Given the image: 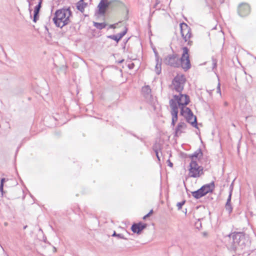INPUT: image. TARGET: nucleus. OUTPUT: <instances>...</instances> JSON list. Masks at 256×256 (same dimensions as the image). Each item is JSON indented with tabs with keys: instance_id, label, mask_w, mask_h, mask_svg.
I'll return each mask as SVG.
<instances>
[{
	"instance_id": "obj_19",
	"label": "nucleus",
	"mask_w": 256,
	"mask_h": 256,
	"mask_svg": "<svg viewBox=\"0 0 256 256\" xmlns=\"http://www.w3.org/2000/svg\"><path fill=\"white\" fill-rule=\"evenodd\" d=\"M94 26L98 29H102L103 28H104L106 26V24L104 23H98L94 22Z\"/></svg>"
},
{
	"instance_id": "obj_24",
	"label": "nucleus",
	"mask_w": 256,
	"mask_h": 256,
	"mask_svg": "<svg viewBox=\"0 0 256 256\" xmlns=\"http://www.w3.org/2000/svg\"><path fill=\"white\" fill-rule=\"evenodd\" d=\"M4 185L3 184H0V191L2 192V193L3 192V190H4Z\"/></svg>"
},
{
	"instance_id": "obj_4",
	"label": "nucleus",
	"mask_w": 256,
	"mask_h": 256,
	"mask_svg": "<svg viewBox=\"0 0 256 256\" xmlns=\"http://www.w3.org/2000/svg\"><path fill=\"white\" fill-rule=\"evenodd\" d=\"M188 170V176L190 178H198L204 174L203 166L199 165L194 160H192L190 163Z\"/></svg>"
},
{
	"instance_id": "obj_26",
	"label": "nucleus",
	"mask_w": 256,
	"mask_h": 256,
	"mask_svg": "<svg viewBox=\"0 0 256 256\" xmlns=\"http://www.w3.org/2000/svg\"><path fill=\"white\" fill-rule=\"evenodd\" d=\"M110 28H116V26H115V24H112L110 26Z\"/></svg>"
},
{
	"instance_id": "obj_11",
	"label": "nucleus",
	"mask_w": 256,
	"mask_h": 256,
	"mask_svg": "<svg viewBox=\"0 0 256 256\" xmlns=\"http://www.w3.org/2000/svg\"><path fill=\"white\" fill-rule=\"evenodd\" d=\"M126 30H125L122 32L118 34L117 35H112L108 36V38L112 39L118 43L119 40L126 34Z\"/></svg>"
},
{
	"instance_id": "obj_23",
	"label": "nucleus",
	"mask_w": 256,
	"mask_h": 256,
	"mask_svg": "<svg viewBox=\"0 0 256 256\" xmlns=\"http://www.w3.org/2000/svg\"><path fill=\"white\" fill-rule=\"evenodd\" d=\"M184 204V202H179L177 204V206H178V208L179 209H180L182 207V206H183V204Z\"/></svg>"
},
{
	"instance_id": "obj_21",
	"label": "nucleus",
	"mask_w": 256,
	"mask_h": 256,
	"mask_svg": "<svg viewBox=\"0 0 256 256\" xmlns=\"http://www.w3.org/2000/svg\"><path fill=\"white\" fill-rule=\"evenodd\" d=\"M153 214V210H151L147 214L143 217L144 220H146L148 217L150 216Z\"/></svg>"
},
{
	"instance_id": "obj_2",
	"label": "nucleus",
	"mask_w": 256,
	"mask_h": 256,
	"mask_svg": "<svg viewBox=\"0 0 256 256\" xmlns=\"http://www.w3.org/2000/svg\"><path fill=\"white\" fill-rule=\"evenodd\" d=\"M72 12L70 8H62L55 12L53 20L56 26L62 28L70 22Z\"/></svg>"
},
{
	"instance_id": "obj_3",
	"label": "nucleus",
	"mask_w": 256,
	"mask_h": 256,
	"mask_svg": "<svg viewBox=\"0 0 256 256\" xmlns=\"http://www.w3.org/2000/svg\"><path fill=\"white\" fill-rule=\"evenodd\" d=\"M180 26V34L181 36L180 43L183 45L192 46L193 44V34L192 29L186 23H181Z\"/></svg>"
},
{
	"instance_id": "obj_9",
	"label": "nucleus",
	"mask_w": 256,
	"mask_h": 256,
	"mask_svg": "<svg viewBox=\"0 0 256 256\" xmlns=\"http://www.w3.org/2000/svg\"><path fill=\"white\" fill-rule=\"evenodd\" d=\"M146 226V224L139 222L138 224H134L132 226L131 229L134 232L138 234L144 228H145Z\"/></svg>"
},
{
	"instance_id": "obj_17",
	"label": "nucleus",
	"mask_w": 256,
	"mask_h": 256,
	"mask_svg": "<svg viewBox=\"0 0 256 256\" xmlns=\"http://www.w3.org/2000/svg\"><path fill=\"white\" fill-rule=\"evenodd\" d=\"M162 64L161 63L158 61L155 66V72L156 74H159L161 72Z\"/></svg>"
},
{
	"instance_id": "obj_10",
	"label": "nucleus",
	"mask_w": 256,
	"mask_h": 256,
	"mask_svg": "<svg viewBox=\"0 0 256 256\" xmlns=\"http://www.w3.org/2000/svg\"><path fill=\"white\" fill-rule=\"evenodd\" d=\"M186 128V124L184 122H179L176 129V135L177 136L180 135L182 132H184Z\"/></svg>"
},
{
	"instance_id": "obj_1",
	"label": "nucleus",
	"mask_w": 256,
	"mask_h": 256,
	"mask_svg": "<svg viewBox=\"0 0 256 256\" xmlns=\"http://www.w3.org/2000/svg\"><path fill=\"white\" fill-rule=\"evenodd\" d=\"M190 98L186 94L174 95L173 98L170 100V106L171 109L172 116V124L174 126L178 120V109L180 110V114L184 116L187 122L192 125H196V116L193 114L192 110L186 107L190 102Z\"/></svg>"
},
{
	"instance_id": "obj_12",
	"label": "nucleus",
	"mask_w": 256,
	"mask_h": 256,
	"mask_svg": "<svg viewBox=\"0 0 256 256\" xmlns=\"http://www.w3.org/2000/svg\"><path fill=\"white\" fill-rule=\"evenodd\" d=\"M87 4L84 0H80L76 4V8L82 12H84V8L86 7Z\"/></svg>"
},
{
	"instance_id": "obj_27",
	"label": "nucleus",
	"mask_w": 256,
	"mask_h": 256,
	"mask_svg": "<svg viewBox=\"0 0 256 256\" xmlns=\"http://www.w3.org/2000/svg\"><path fill=\"white\" fill-rule=\"evenodd\" d=\"M169 166H170V167H172V164L171 162H169Z\"/></svg>"
},
{
	"instance_id": "obj_5",
	"label": "nucleus",
	"mask_w": 256,
	"mask_h": 256,
	"mask_svg": "<svg viewBox=\"0 0 256 256\" xmlns=\"http://www.w3.org/2000/svg\"><path fill=\"white\" fill-rule=\"evenodd\" d=\"M186 82V78L182 74H178L172 81V86L174 89L178 92H182Z\"/></svg>"
},
{
	"instance_id": "obj_25",
	"label": "nucleus",
	"mask_w": 256,
	"mask_h": 256,
	"mask_svg": "<svg viewBox=\"0 0 256 256\" xmlns=\"http://www.w3.org/2000/svg\"><path fill=\"white\" fill-rule=\"evenodd\" d=\"M6 181V179L4 178H2L1 179V180H0V184H4V182Z\"/></svg>"
},
{
	"instance_id": "obj_15",
	"label": "nucleus",
	"mask_w": 256,
	"mask_h": 256,
	"mask_svg": "<svg viewBox=\"0 0 256 256\" xmlns=\"http://www.w3.org/2000/svg\"><path fill=\"white\" fill-rule=\"evenodd\" d=\"M192 194L196 198H199L204 196L200 188L196 191L192 192Z\"/></svg>"
},
{
	"instance_id": "obj_6",
	"label": "nucleus",
	"mask_w": 256,
	"mask_h": 256,
	"mask_svg": "<svg viewBox=\"0 0 256 256\" xmlns=\"http://www.w3.org/2000/svg\"><path fill=\"white\" fill-rule=\"evenodd\" d=\"M182 50V54L180 58L181 66L184 69L187 70L190 67L189 50L186 46L183 47Z\"/></svg>"
},
{
	"instance_id": "obj_16",
	"label": "nucleus",
	"mask_w": 256,
	"mask_h": 256,
	"mask_svg": "<svg viewBox=\"0 0 256 256\" xmlns=\"http://www.w3.org/2000/svg\"><path fill=\"white\" fill-rule=\"evenodd\" d=\"M107 6L108 5L106 3L104 2H101L98 4L100 12L102 14H104L105 12Z\"/></svg>"
},
{
	"instance_id": "obj_13",
	"label": "nucleus",
	"mask_w": 256,
	"mask_h": 256,
	"mask_svg": "<svg viewBox=\"0 0 256 256\" xmlns=\"http://www.w3.org/2000/svg\"><path fill=\"white\" fill-rule=\"evenodd\" d=\"M42 2L40 1L38 2L37 6H36L34 10V21L36 22L37 18L38 17V14L41 8Z\"/></svg>"
},
{
	"instance_id": "obj_22",
	"label": "nucleus",
	"mask_w": 256,
	"mask_h": 256,
	"mask_svg": "<svg viewBox=\"0 0 256 256\" xmlns=\"http://www.w3.org/2000/svg\"><path fill=\"white\" fill-rule=\"evenodd\" d=\"M216 91H217L218 93L220 94V95L221 94L220 84L219 83L218 84V86H217Z\"/></svg>"
},
{
	"instance_id": "obj_7",
	"label": "nucleus",
	"mask_w": 256,
	"mask_h": 256,
	"mask_svg": "<svg viewBox=\"0 0 256 256\" xmlns=\"http://www.w3.org/2000/svg\"><path fill=\"white\" fill-rule=\"evenodd\" d=\"M251 12L250 6L246 3L240 4L238 8V12L241 17H246L250 14Z\"/></svg>"
},
{
	"instance_id": "obj_8",
	"label": "nucleus",
	"mask_w": 256,
	"mask_h": 256,
	"mask_svg": "<svg viewBox=\"0 0 256 256\" xmlns=\"http://www.w3.org/2000/svg\"><path fill=\"white\" fill-rule=\"evenodd\" d=\"M164 62L166 65L176 67L178 66V58L175 55L168 56L164 58Z\"/></svg>"
},
{
	"instance_id": "obj_14",
	"label": "nucleus",
	"mask_w": 256,
	"mask_h": 256,
	"mask_svg": "<svg viewBox=\"0 0 256 256\" xmlns=\"http://www.w3.org/2000/svg\"><path fill=\"white\" fill-rule=\"evenodd\" d=\"M212 187L213 186L210 184H206L202 186L200 189L204 195H206L212 190Z\"/></svg>"
},
{
	"instance_id": "obj_18",
	"label": "nucleus",
	"mask_w": 256,
	"mask_h": 256,
	"mask_svg": "<svg viewBox=\"0 0 256 256\" xmlns=\"http://www.w3.org/2000/svg\"><path fill=\"white\" fill-rule=\"evenodd\" d=\"M230 195L229 196V198L227 202L226 205V208L228 211L229 212H230L232 211V208L230 204Z\"/></svg>"
},
{
	"instance_id": "obj_20",
	"label": "nucleus",
	"mask_w": 256,
	"mask_h": 256,
	"mask_svg": "<svg viewBox=\"0 0 256 256\" xmlns=\"http://www.w3.org/2000/svg\"><path fill=\"white\" fill-rule=\"evenodd\" d=\"M142 90L144 92L146 93H150V88L148 86H144L142 88Z\"/></svg>"
},
{
	"instance_id": "obj_28",
	"label": "nucleus",
	"mask_w": 256,
	"mask_h": 256,
	"mask_svg": "<svg viewBox=\"0 0 256 256\" xmlns=\"http://www.w3.org/2000/svg\"><path fill=\"white\" fill-rule=\"evenodd\" d=\"M121 4L122 5V6L124 8H126V6H125V5H124L123 3H121Z\"/></svg>"
}]
</instances>
